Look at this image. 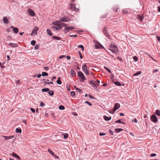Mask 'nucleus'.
<instances>
[{
    "instance_id": "obj_49",
    "label": "nucleus",
    "mask_w": 160,
    "mask_h": 160,
    "mask_svg": "<svg viewBox=\"0 0 160 160\" xmlns=\"http://www.w3.org/2000/svg\"><path fill=\"white\" fill-rule=\"evenodd\" d=\"M83 72L85 74H86L87 75H89V73L88 71L87 70H85V71L84 70Z\"/></svg>"
},
{
    "instance_id": "obj_51",
    "label": "nucleus",
    "mask_w": 160,
    "mask_h": 160,
    "mask_svg": "<svg viewBox=\"0 0 160 160\" xmlns=\"http://www.w3.org/2000/svg\"><path fill=\"white\" fill-rule=\"evenodd\" d=\"M76 88V89L77 90L78 92H79L80 93H81L82 92V90L81 89H79V88Z\"/></svg>"
},
{
    "instance_id": "obj_50",
    "label": "nucleus",
    "mask_w": 160,
    "mask_h": 160,
    "mask_svg": "<svg viewBox=\"0 0 160 160\" xmlns=\"http://www.w3.org/2000/svg\"><path fill=\"white\" fill-rule=\"evenodd\" d=\"M85 102L88 104L89 106H91L92 105V104L88 101H85Z\"/></svg>"
},
{
    "instance_id": "obj_41",
    "label": "nucleus",
    "mask_w": 160,
    "mask_h": 160,
    "mask_svg": "<svg viewBox=\"0 0 160 160\" xmlns=\"http://www.w3.org/2000/svg\"><path fill=\"white\" fill-rule=\"evenodd\" d=\"M78 48H81L82 50L83 51L84 50V47L82 45H79L78 46Z\"/></svg>"
},
{
    "instance_id": "obj_3",
    "label": "nucleus",
    "mask_w": 160,
    "mask_h": 160,
    "mask_svg": "<svg viewBox=\"0 0 160 160\" xmlns=\"http://www.w3.org/2000/svg\"><path fill=\"white\" fill-rule=\"evenodd\" d=\"M104 35L108 39H111V36L108 33L106 27H105L102 29Z\"/></svg>"
},
{
    "instance_id": "obj_60",
    "label": "nucleus",
    "mask_w": 160,
    "mask_h": 160,
    "mask_svg": "<svg viewBox=\"0 0 160 160\" xmlns=\"http://www.w3.org/2000/svg\"><path fill=\"white\" fill-rule=\"evenodd\" d=\"M54 156V157H55V158L56 159H59V158L58 157V156L55 155L54 154V155H53Z\"/></svg>"
},
{
    "instance_id": "obj_21",
    "label": "nucleus",
    "mask_w": 160,
    "mask_h": 160,
    "mask_svg": "<svg viewBox=\"0 0 160 160\" xmlns=\"http://www.w3.org/2000/svg\"><path fill=\"white\" fill-rule=\"evenodd\" d=\"M52 39L53 40H60L61 39V38L60 37H58V36H53L52 37Z\"/></svg>"
},
{
    "instance_id": "obj_55",
    "label": "nucleus",
    "mask_w": 160,
    "mask_h": 160,
    "mask_svg": "<svg viewBox=\"0 0 160 160\" xmlns=\"http://www.w3.org/2000/svg\"><path fill=\"white\" fill-rule=\"evenodd\" d=\"M109 132L112 135H113V131L111 130L110 129L109 131Z\"/></svg>"
},
{
    "instance_id": "obj_23",
    "label": "nucleus",
    "mask_w": 160,
    "mask_h": 160,
    "mask_svg": "<svg viewBox=\"0 0 160 160\" xmlns=\"http://www.w3.org/2000/svg\"><path fill=\"white\" fill-rule=\"evenodd\" d=\"M71 72L72 76L73 77H74L76 75V73L73 69H71Z\"/></svg>"
},
{
    "instance_id": "obj_2",
    "label": "nucleus",
    "mask_w": 160,
    "mask_h": 160,
    "mask_svg": "<svg viewBox=\"0 0 160 160\" xmlns=\"http://www.w3.org/2000/svg\"><path fill=\"white\" fill-rule=\"evenodd\" d=\"M78 77L80 78L79 80L80 81L83 82L86 79L85 77L84 74L81 71H78Z\"/></svg>"
},
{
    "instance_id": "obj_9",
    "label": "nucleus",
    "mask_w": 160,
    "mask_h": 160,
    "mask_svg": "<svg viewBox=\"0 0 160 160\" xmlns=\"http://www.w3.org/2000/svg\"><path fill=\"white\" fill-rule=\"evenodd\" d=\"M28 12L30 15L31 16L33 17L35 15V13L34 11L31 9H28Z\"/></svg>"
},
{
    "instance_id": "obj_52",
    "label": "nucleus",
    "mask_w": 160,
    "mask_h": 160,
    "mask_svg": "<svg viewBox=\"0 0 160 160\" xmlns=\"http://www.w3.org/2000/svg\"><path fill=\"white\" fill-rule=\"evenodd\" d=\"M66 57V56L65 55H62V56H60L59 57V58L60 59H61L63 58H65Z\"/></svg>"
},
{
    "instance_id": "obj_56",
    "label": "nucleus",
    "mask_w": 160,
    "mask_h": 160,
    "mask_svg": "<svg viewBox=\"0 0 160 160\" xmlns=\"http://www.w3.org/2000/svg\"><path fill=\"white\" fill-rule=\"evenodd\" d=\"M49 68H48L47 67H44V69L46 71H48L49 70Z\"/></svg>"
},
{
    "instance_id": "obj_48",
    "label": "nucleus",
    "mask_w": 160,
    "mask_h": 160,
    "mask_svg": "<svg viewBox=\"0 0 160 160\" xmlns=\"http://www.w3.org/2000/svg\"><path fill=\"white\" fill-rule=\"evenodd\" d=\"M78 53L80 56V58L81 59H82L83 56L82 55V53L80 51H78Z\"/></svg>"
},
{
    "instance_id": "obj_12",
    "label": "nucleus",
    "mask_w": 160,
    "mask_h": 160,
    "mask_svg": "<svg viewBox=\"0 0 160 160\" xmlns=\"http://www.w3.org/2000/svg\"><path fill=\"white\" fill-rule=\"evenodd\" d=\"M53 24H56L57 26L58 27H61V22L60 21H57L56 22H53L52 23Z\"/></svg>"
},
{
    "instance_id": "obj_35",
    "label": "nucleus",
    "mask_w": 160,
    "mask_h": 160,
    "mask_svg": "<svg viewBox=\"0 0 160 160\" xmlns=\"http://www.w3.org/2000/svg\"><path fill=\"white\" fill-rule=\"evenodd\" d=\"M48 152L51 155H54V152L50 149L49 148L48 150Z\"/></svg>"
},
{
    "instance_id": "obj_34",
    "label": "nucleus",
    "mask_w": 160,
    "mask_h": 160,
    "mask_svg": "<svg viewBox=\"0 0 160 160\" xmlns=\"http://www.w3.org/2000/svg\"><path fill=\"white\" fill-rule=\"evenodd\" d=\"M48 73L46 72H42V76H48Z\"/></svg>"
},
{
    "instance_id": "obj_57",
    "label": "nucleus",
    "mask_w": 160,
    "mask_h": 160,
    "mask_svg": "<svg viewBox=\"0 0 160 160\" xmlns=\"http://www.w3.org/2000/svg\"><path fill=\"white\" fill-rule=\"evenodd\" d=\"M73 10L77 12H78L79 11V9L78 8H74Z\"/></svg>"
},
{
    "instance_id": "obj_10",
    "label": "nucleus",
    "mask_w": 160,
    "mask_h": 160,
    "mask_svg": "<svg viewBox=\"0 0 160 160\" xmlns=\"http://www.w3.org/2000/svg\"><path fill=\"white\" fill-rule=\"evenodd\" d=\"M10 28H11L12 29L13 31L15 33H17L18 32V29L17 28L14 27L13 26H11L10 27Z\"/></svg>"
},
{
    "instance_id": "obj_28",
    "label": "nucleus",
    "mask_w": 160,
    "mask_h": 160,
    "mask_svg": "<svg viewBox=\"0 0 160 160\" xmlns=\"http://www.w3.org/2000/svg\"><path fill=\"white\" fill-rule=\"evenodd\" d=\"M75 4L74 3H72L71 4V8L73 10L75 8Z\"/></svg>"
},
{
    "instance_id": "obj_63",
    "label": "nucleus",
    "mask_w": 160,
    "mask_h": 160,
    "mask_svg": "<svg viewBox=\"0 0 160 160\" xmlns=\"http://www.w3.org/2000/svg\"><path fill=\"white\" fill-rule=\"evenodd\" d=\"M66 57L68 60H70L71 59V57L69 56H66Z\"/></svg>"
},
{
    "instance_id": "obj_7",
    "label": "nucleus",
    "mask_w": 160,
    "mask_h": 160,
    "mask_svg": "<svg viewBox=\"0 0 160 160\" xmlns=\"http://www.w3.org/2000/svg\"><path fill=\"white\" fill-rule=\"evenodd\" d=\"M69 20L70 19L68 18L65 17L64 16L63 17L60 18V22H69Z\"/></svg>"
},
{
    "instance_id": "obj_16",
    "label": "nucleus",
    "mask_w": 160,
    "mask_h": 160,
    "mask_svg": "<svg viewBox=\"0 0 160 160\" xmlns=\"http://www.w3.org/2000/svg\"><path fill=\"white\" fill-rule=\"evenodd\" d=\"M8 45L11 47L13 48L17 47L18 46V45L16 44L13 43H9Z\"/></svg>"
},
{
    "instance_id": "obj_17",
    "label": "nucleus",
    "mask_w": 160,
    "mask_h": 160,
    "mask_svg": "<svg viewBox=\"0 0 160 160\" xmlns=\"http://www.w3.org/2000/svg\"><path fill=\"white\" fill-rule=\"evenodd\" d=\"M95 46L96 48H101L103 47L99 43H98V44H95Z\"/></svg>"
},
{
    "instance_id": "obj_24",
    "label": "nucleus",
    "mask_w": 160,
    "mask_h": 160,
    "mask_svg": "<svg viewBox=\"0 0 160 160\" xmlns=\"http://www.w3.org/2000/svg\"><path fill=\"white\" fill-rule=\"evenodd\" d=\"M87 69V66L86 65L84 64L82 66V69L83 71L85 70H86Z\"/></svg>"
},
{
    "instance_id": "obj_62",
    "label": "nucleus",
    "mask_w": 160,
    "mask_h": 160,
    "mask_svg": "<svg viewBox=\"0 0 160 160\" xmlns=\"http://www.w3.org/2000/svg\"><path fill=\"white\" fill-rule=\"evenodd\" d=\"M105 134H106L105 133H102V132H100L99 133V135L100 136H102L103 135H105Z\"/></svg>"
},
{
    "instance_id": "obj_42",
    "label": "nucleus",
    "mask_w": 160,
    "mask_h": 160,
    "mask_svg": "<svg viewBox=\"0 0 160 160\" xmlns=\"http://www.w3.org/2000/svg\"><path fill=\"white\" fill-rule=\"evenodd\" d=\"M36 42L35 40H33L31 41V43L32 45L34 46L35 45Z\"/></svg>"
},
{
    "instance_id": "obj_25",
    "label": "nucleus",
    "mask_w": 160,
    "mask_h": 160,
    "mask_svg": "<svg viewBox=\"0 0 160 160\" xmlns=\"http://www.w3.org/2000/svg\"><path fill=\"white\" fill-rule=\"evenodd\" d=\"M123 129L122 128H116L115 129V131L116 132H119L122 131Z\"/></svg>"
},
{
    "instance_id": "obj_5",
    "label": "nucleus",
    "mask_w": 160,
    "mask_h": 160,
    "mask_svg": "<svg viewBox=\"0 0 160 160\" xmlns=\"http://www.w3.org/2000/svg\"><path fill=\"white\" fill-rule=\"evenodd\" d=\"M75 29V27L74 26L69 27H65L64 31L65 33H67L69 31H71Z\"/></svg>"
},
{
    "instance_id": "obj_46",
    "label": "nucleus",
    "mask_w": 160,
    "mask_h": 160,
    "mask_svg": "<svg viewBox=\"0 0 160 160\" xmlns=\"http://www.w3.org/2000/svg\"><path fill=\"white\" fill-rule=\"evenodd\" d=\"M71 95L72 96L74 97L75 95V92L74 91H72L71 92Z\"/></svg>"
},
{
    "instance_id": "obj_47",
    "label": "nucleus",
    "mask_w": 160,
    "mask_h": 160,
    "mask_svg": "<svg viewBox=\"0 0 160 160\" xmlns=\"http://www.w3.org/2000/svg\"><path fill=\"white\" fill-rule=\"evenodd\" d=\"M122 13L123 14H127L128 13V11L126 10H123L122 11Z\"/></svg>"
},
{
    "instance_id": "obj_30",
    "label": "nucleus",
    "mask_w": 160,
    "mask_h": 160,
    "mask_svg": "<svg viewBox=\"0 0 160 160\" xmlns=\"http://www.w3.org/2000/svg\"><path fill=\"white\" fill-rule=\"evenodd\" d=\"M56 82L59 85H60L62 84V82L60 80V78L59 77L58 78V79L57 80Z\"/></svg>"
},
{
    "instance_id": "obj_53",
    "label": "nucleus",
    "mask_w": 160,
    "mask_h": 160,
    "mask_svg": "<svg viewBox=\"0 0 160 160\" xmlns=\"http://www.w3.org/2000/svg\"><path fill=\"white\" fill-rule=\"evenodd\" d=\"M53 84V82H45V85H46V84Z\"/></svg>"
},
{
    "instance_id": "obj_38",
    "label": "nucleus",
    "mask_w": 160,
    "mask_h": 160,
    "mask_svg": "<svg viewBox=\"0 0 160 160\" xmlns=\"http://www.w3.org/2000/svg\"><path fill=\"white\" fill-rule=\"evenodd\" d=\"M62 135H63L64 138L65 139H67L68 137V135L67 133L62 134Z\"/></svg>"
},
{
    "instance_id": "obj_20",
    "label": "nucleus",
    "mask_w": 160,
    "mask_h": 160,
    "mask_svg": "<svg viewBox=\"0 0 160 160\" xmlns=\"http://www.w3.org/2000/svg\"><path fill=\"white\" fill-rule=\"evenodd\" d=\"M103 118L106 121L110 120L111 119V117H108L105 115L103 116Z\"/></svg>"
},
{
    "instance_id": "obj_64",
    "label": "nucleus",
    "mask_w": 160,
    "mask_h": 160,
    "mask_svg": "<svg viewBox=\"0 0 160 160\" xmlns=\"http://www.w3.org/2000/svg\"><path fill=\"white\" fill-rule=\"evenodd\" d=\"M158 69H156L153 70L152 71V72H153V73H155V72H158Z\"/></svg>"
},
{
    "instance_id": "obj_45",
    "label": "nucleus",
    "mask_w": 160,
    "mask_h": 160,
    "mask_svg": "<svg viewBox=\"0 0 160 160\" xmlns=\"http://www.w3.org/2000/svg\"><path fill=\"white\" fill-rule=\"evenodd\" d=\"M61 27H66L67 25L66 24L64 23L61 22Z\"/></svg>"
},
{
    "instance_id": "obj_33",
    "label": "nucleus",
    "mask_w": 160,
    "mask_h": 160,
    "mask_svg": "<svg viewBox=\"0 0 160 160\" xmlns=\"http://www.w3.org/2000/svg\"><path fill=\"white\" fill-rule=\"evenodd\" d=\"M59 109L61 110H63L65 109V108L63 106L60 105L59 106Z\"/></svg>"
},
{
    "instance_id": "obj_26",
    "label": "nucleus",
    "mask_w": 160,
    "mask_h": 160,
    "mask_svg": "<svg viewBox=\"0 0 160 160\" xmlns=\"http://www.w3.org/2000/svg\"><path fill=\"white\" fill-rule=\"evenodd\" d=\"M49 89L48 88H44L42 89V92H48L49 91Z\"/></svg>"
},
{
    "instance_id": "obj_36",
    "label": "nucleus",
    "mask_w": 160,
    "mask_h": 160,
    "mask_svg": "<svg viewBox=\"0 0 160 160\" xmlns=\"http://www.w3.org/2000/svg\"><path fill=\"white\" fill-rule=\"evenodd\" d=\"M115 122H116V123H123V124H125V122H122L120 119H119V120H118L116 121H115Z\"/></svg>"
},
{
    "instance_id": "obj_54",
    "label": "nucleus",
    "mask_w": 160,
    "mask_h": 160,
    "mask_svg": "<svg viewBox=\"0 0 160 160\" xmlns=\"http://www.w3.org/2000/svg\"><path fill=\"white\" fill-rule=\"evenodd\" d=\"M45 104L43 103L42 102H41L40 103V106L41 107H43L45 106Z\"/></svg>"
},
{
    "instance_id": "obj_14",
    "label": "nucleus",
    "mask_w": 160,
    "mask_h": 160,
    "mask_svg": "<svg viewBox=\"0 0 160 160\" xmlns=\"http://www.w3.org/2000/svg\"><path fill=\"white\" fill-rule=\"evenodd\" d=\"M3 137H4L6 140H9V139H11L12 138H14V136L12 135V136H3Z\"/></svg>"
},
{
    "instance_id": "obj_31",
    "label": "nucleus",
    "mask_w": 160,
    "mask_h": 160,
    "mask_svg": "<svg viewBox=\"0 0 160 160\" xmlns=\"http://www.w3.org/2000/svg\"><path fill=\"white\" fill-rule=\"evenodd\" d=\"M16 132L17 133H21L22 130L21 128H17L16 129Z\"/></svg>"
},
{
    "instance_id": "obj_43",
    "label": "nucleus",
    "mask_w": 160,
    "mask_h": 160,
    "mask_svg": "<svg viewBox=\"0 0 160 160\" xmlns=\"http://www.w3.org/2000/svg\"><path fill=\"white\" fill-rule=\"evenodd\" d=\"M40 47L39 45L37 44V45L34 48V49L35 50H37V49H38Z\"/></svg>"
},
{
    "instance_id": "obj_39",
    "label": "nucleus",
    "mask_w": 160,
    "mask_h": 160,
    "mask_svg": "<svg viewBox=\"0 0 160 160\" xmlns=\"http://www.w3.org/2000/svg\"><path fill=\"white\" fill-rule=\"evenodd\" d=\"M104 68L108 72L110 73H111L112 72L108 68L106 67H104Z\"/></svg>"
},
{
    "instance_id": "obj_11",
    "label": "nucleus",
    "mask_w": 160,
    "mask_h": 160,
    "mask_svg": "<svg viewBox=\"0 0 160 160\" xmlns=\"http://www.w3.org/2000/svg\"><path fill=\"white\" fill-rule=\"evenodd\" d=\"M143 17L142 15H140L138 14L137 15V19L138 20L140 21H142L143 19Z\"/></svg>"
},
{
    "instance_id": "obj_15",
    "label": "nucleus",
    "mask_w": 160,
    "mask_h": 160,
    "mask_svg": "<svg viewBox=\"0 0 160 160\" xmlns=\"http://www.w3.org/2000/svg\"><path fill=\"white\" fill-rule=\"evenodd\" d=\"M3 22L4 23L8 24L9 23V21L8 19L6 17H4L3 18Z\"/></svg>"
},
{
    "instance_id": "obj_13",
    "label": "nucleus",
    "mask_w": 160,
    "mask_h": 160,
    "mask_svg": "<svg viewBox=\"0 0 160 160\" xmlns=\"http://www.w3.org/2000/svg\"><path fill=\"white\" fill-rule=\"evenodd\" d=\"M38 28L37 27H35L34 29L33 30L32 32V33L31 34V35L32 34L34 35H37V31L38 30Z\"/></svg>"
},
{
    "instance_id": "obj_44",
    "label": "nucleus",
    "mask_w": 160,
    "mask_h": 160,
    "mask_svg": "<svg viewBox=\"0 0 160 160\" xmlns=\"http://www.w3.org/2000/svg\"><path fill=\"white\" fill-rule=\"evenodd\" d=\"M133 59L136 62H137L138 60V58L136 56H134L133 57Z\"/></svg>"
},
{
    "instance_id": "obj_61",
    "label": "nucleus",
    "mask_w": 160,
    "mask_h": 160,
    "mask_svg": "<svg viewBox=\"0 0 160 160\" xmlns=\"http://www.w3.org/2000/svg\"><path fill=\"white\" fill-rule=\"evenodd\" d=\"M30 110L33 112V113L35 112V110L34 108H30Z\"/></svg>"
},
{
    "instance_id": "obj_32",
    "label": "nucleus",
    "mask_w": 160,
    "mask_h": 160,
    "mask_svg": "<svg viewBox=\"0 0 160 160\" xmlns=\"http://www.w3.org/2000/svg\"><path fill=\"white\" fill-rule=\"evenodd\" d=\"M48 94L51 96H52L54 94V92L53 91L50 90L48 91Z\"/></svg>"
},
{
    "instance_id": "obj_27",
    "label": "nucleus",
    "mask_w": 160,
    "mask_h": 160,
    "mask_svg": "<svg viewBox=\"0 0 160 160\" xmlns=\"http://www.w3.org/2000/svg\"><path fill=\"white\" fill-rule=\"evenodd\" d=\"M155 114L158 116H160V110L158 109H157L156 110Z\"/></svg>"
},
{
    "instance_id": "obj_37",
    "label": "nucleus",
    "mask_w": 160,
    "mask_h": 160,
    "mask_svg": "<svg viewBox=\"0 0 160 160\" xmlns=\"http://www.w3.org/2000/svg\"><path fill=\"white\" fill-rule=\"evenodd\" d=\"M146 54L148 55L149 57L152 59V60H153L154 61L156 62H157V60H155V59H154V58H153L151 56V55H149V54H148V53H146Z\"/></svg>"
},
{
    "instance_id": "obj_19",
    "label": "nucleus",
    "mask_w": 160,
    "mask_h": 160,
    "mask_svg": "<svg viewBox=\"0 0 160 160\" xmlns=\"http://www.w3.org/2000/svg\"><path fill=\"white\" fill-rule=\"evenodd\" d=\"M47 33L50 36H52L53 35V34L52 32L50 29L49 28H48L47 30Z\"/></svg>"
},
{
    "instance_id": "obj_1",
    "label": "nucleus",
    "mask_w": 160,
    "mask_h": 160,
    "mask_svg": "<svg viewBox=\"0 0 160 160\" xmlns=\"http://www.w3.org/2000/svg\"><path fill=\"white\" fill-rule=\"evenodd\" d=\"M109 49L115 54H117L118 52V49L117 47L114 44H111L110 45Z\"/></svg>"
},
{
    "instance_id": "obj_59",
    "label": "nucleus",
    "mask_w": 160,
    "mask_h": 160,
    "mask_svg": "<svg viewBox=\"0 0 160 160\" xmlns=\"http://www.w3.org/2000/svg\"><path fill=\"white\" fill-rule=\"evenodd\" d=\"M16 84L17 85H19L20 83V80H18L15 82Z\"/></svg>"
},
{
    "instance_id": "obj_18",
    "label": "nucleus",
    "mask_w": 160,
    "mask_h": 160,
    "mask_svg": "<svg viewBox=\"0 0 160 160\" xmlns=\"http://www.w3.org/2000/svg\"><path fill=\"white\" fill-rule=\"evenodd\" d=\"M52 28L55 29L56 31H59L61 29H62V27H56L55 26H53L52 27Z\"/></svg>"
},
{
    "instance_id": "obj_4",
    "label": "nucleus",
    "mask_w": 160,
    "mask_h": 160,
    "mask_svg": "<svg viewBox=\"0 0 160 160\" xmlns=\"http://www.w3.org/2000/svg\"><path fill=\"white\" fill-rule=\"evenodd\" d=\"M120 105L119 103H116L114 105V108L113 109V112L112 113L111 112H110V111H109V112L110 113H112V114H113L116 110L120 108Z\"/></svg>"
},
{
    "instance_id": "obj_6",
    "label": "nucleus",
    "mask_w": 160,
    "mask_h": 160,
    "mask_svg": "<svg viewBox=\"0 0 160 160\" xmlns=\"http://www.w3.org/2000/svg\"><path fill=\"white\" fill-rule=\"evenodd\" d=\"M151 120L154 123H156L158 121V118L154 115H152L151 116Z\"/></svg>"
},
{
    "instance_id": "obj_58",
    "label": "nucleus",
    "mask_w": 160,
    "mask_h": 160,
    "mask_svg": "<svg viewBox=\"0 0 160 160\" xmlns=\"http://www.w3.org/2000/svg\"><path fill=\"white\" fill-rule=\"evenodd\" d=\"M156 156V154L155 153H152L150 155V156L152 157H155Z\"/></svg>"
},
{
    "instance_id": "obj_8",
    "label": "nucleus",
    "mask_w": 160,
    "mask_h": 160,
    "mask_svg": "<svg viewBox=\"0 0 160 160\" xmlns=\"http://www.w3.org/2000/svg\"><path fill=\"white\" fill-rule=\"evenodd\" d=\"M89 83L94 88V89L97 90V87L96 86V84L93 82L92 80H91L89 82Z\"/></svg>"
},
{
    "instance_id": "obj_29",
    "label": "nucleus",
    "mask_w": 160,
    "mask_h": 160,
    "mask_svg": "<svg viewBox=\"0 0 160 160\" xmlns=\"http://www.w3.org/2000/svg\"><path fill=\"white\" fill-rule=\"evenodd\" d=\"M114 83L115 85L118 86H121V84L120 82H118V81H116V82H114Z\"/></svg>"
},
{
    "instance_id": "obj_22",
    "label": "nucleus",
    "mask_w": 160,
    "mask_h": 160,
    "mask_svg": "<svg viewBox=\"0 0 160 160\" xmlns=\"http://www.w3.org/2000/svg\"><path fill=\"white\" fill-rule=\"evenodd\" d=\"M12 155L14 157L17 158L18 159H19L20 158L19 156L18 155L14 152L12 153Z\"/></svg>"
},
{
    "instance_id": "obj_40",
    "label": "nucleus",
    "mask_w": 160,
    "mask_h": 160,
    "mask_svg": "<svg viewBox=\"0 0 160 160\" xmlns=\"http://www.w3.org/2000/svg\"><path fill=\"white\" fill-rule=\"evenodd\" d=\"M141 74V72L140 71H139L138 72H136L133 75L134 76H138V75L140 74Z\"/></svg>"
}]
</instances>
